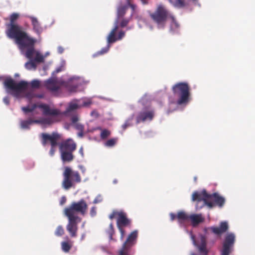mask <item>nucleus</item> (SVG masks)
Wrapping results in <instances>:
<instances>
[{
    "label": "nucleus",
    "instance_id": "nucleus-34",
    "mask_svg": "<svg viewBox=\"0 0 255 255\" xmlns=\"http://www.w3.org/2000/svg\"><path fill=\"white\" fill-rule=\"evenodd\" d=\"M111 131L107 129L102 130L100 134V137L102 139H105L111 135Z\"/></svg>",
    "mask_w": 255,
    "mask_h": 255
},
{
    "label": "nucleus",
    "instance_id": "nucleus-2",
    "mask_svg": "<svg viewBox=\"0 0 255 255\" xmlns=\"http://www.w3.org/2000/svg\"><path fill=\"white\" fill-rule=\"evenodd\" d=\"M19 17L18 13H12L9 16V23L5 24L7 36L15 40L17 44L24 45V41H27L29 43L32 42V37L23 30L22 26L16 22Z\"/></svg>",
    "mask_w": 255,
    "mask_h": 255
},
{
    "label": "nucleus",
    "instance_id": "nucleus-28",
    "mask_svg": "<svg viewBox=\"0 0 255 255\" xmlns=\"http://www.w3.org/2000/svg\"><path fill=\"white\" fill-rule=\"evenodd\" d=\"M35 120H32L31 118L28 119L27 120L21 121L20 122V127L23 129H29V126L34 123Z\"/></svg>",
    "mask_w": 255,
    "mask_h": 255
},
{
    "label": "nucleus",
    "instance_id": "nucleus-36",
    "mask_svg": "<svg viewBox=\"0 0 255 255\" xmlns=\"http://www.w3.org/2000/svg\"><path fill=\"white\" fill-rule=\"evenodd\" d=\"M117 140V138L110 139L106 142L105 145L108 147H112L116 144Z\"/></svg>",
    "mask_w": 255,
    "mask_h": 255
},
{
    "label": "nucleus",
    "instance_id": "nucleus-22",
    "mask_svg": "<svg viewBox=\"0 0 255 255\" xmlns=\"http://www.w3.org/2000/svg\"><path fill=\"white\" fill-rule=\"evenodd\" d=\"M118 20L116 22V25L114 28L111 30L107 37V42L109 44L113 43L118 41V38L116 35V32L118 29Z\"/></svg>",
    "mask_w": 255,
    "mask_h": 255
},
{
    "label": "nucleus",
    "instance_id": "nucleus-11",
    "mask_svg": "<svg viewBox=\"0 0 255 255\" xmlns=\"http://www.w3.org/2000/svg\"><path fill=\"white\" fill-rule=\"evenodd\" d=\"M138 232L137 231H132L128 237L126 241L124 243L122 248L120 251L121 255H129L130 249L133 246L136 242Z\"/></svg>",
    "mask_w": 255,
    "mask_h": 255
},
{
    "label": "nucleus",
    "instance_id": "nucleus-19",
    "mask_svg": "<svg viewBox=\"0 0 255 255\" xmlns=\"http://www.w3.org/2000/svg\"><path fill=\"white\" fill-rule=\"evenodd\" d=\"M229 229V226L227 222H222L220 224L219 227H211L210 229L212 232L216 235H221L222 234L226 232Z\"/></svg>",
    "mask_w": 255,
    "mask_h": 255
},
{
    "label": "nucleus",
    "instance_id": "nucleus-54",
    "mask_svg": "<svg viewBox=\"0 0 255 255\" xmlns=\"http://www.w3.org/2000/svg\"><path fill=\"white\" fill-rule=\"evenodd\" d=\"M58 51L59 53L61 54L64 51V49L62 47L59 46L58 47Z\"/></svg>",
    "mask_w": 255,
    "mask_h": 255
},
{
    "label": "nucleus",
    "instance_id": "nucleus-8",
    "mask_svg": "<svg viewBox=\"0 0 255 255\" xmlns=\"http://www.w3.org/2000/svg\"><path fill=\"white\" fill-rule=\"evenodd\" d=\"M171 15L165 7L159 5L154 12L150 14V16L157 24L158 28H163L167 19L170 17Z\"/></svg>",
    "mask_w": 255,
    "mask_h": 255
},
{
    "label": "nucleus",
    "instance_id": "nucleus-30",
    "mask_svg": "<svg viewBox=\"0 0 255 255\" xmlns=\"http://www.w3.org/2000/svg\"><path fill=\"white\" fill-rule=\"evenodd\" d=\"M175 7H183L185 6V0H169Z\"/></svg>",
    "mask_w": 255,
    "mask_h": 255
},
{
    "label": "nucleus",
    "instance_id": "nucleus-53",
    "mask_svg": "<svg viewBox=\"0 0 255 255\" xmlns=\"http://www.w3.org/2000/svg\"><path fill=\"white\" fill-rule=\"evenodd\" d=\"M66 201V199L65 197H63L61 199L60 204L61 205L64 204L65 203Z\"/></svg>",
    "mask_w": 255,
    "mask_h": 255
},
{
    "label": "nucleus",
    "instance_id": "nucleus-1",
    "mask_svg": "<svg viewBox=\"0 0 255 255\" xmlns=\"http://www.w3.org/2000/svg\"><path fill=\"white\" fill-rule=\"evenodd\" d=\"M88 209V205L86 201L81 199L78 202H74L64 210V215L68 219L66 230L72 238L77 237L78 229V224L81 219L78 216L79 213L84 216Z\"/></svg>",
    "mask_w": 255,
    "mask_h": 255
},
{
    "label": "nucleus",
    "instance_id": "nucleus-5",
    "mask_svg": "<svg viewBox=\"0 0 255 255\" xmlns=\"http://www.w3.org/2000/svg\"><path fill=\"white\" fill-rule=\"evenodd\" d=\"M38 107L42 111V114L44 116H49L47 118H43L40 120H35L34 123L40 124L42 125H51L60 121L59 116L61 113L58 109L51 108L50 106L46 104H41Z\"/></svg>",
    "mask_w": 255,
    "mask_h": 255
},
{
    "label": "nucleus",
    "instance_id": "nucleus-44",
    "mask_svg": "<svg viewBox=\"0 0 255 255\" xmlns=\"http://www.w3.org/2000/svg\"><path fill=\"white\" fill-rule=\"evenodd\" d=\"M91 217H94L97 214L96 207H92L90 212Z\"/></svg>",
    "mask_w": 255,
    "mask_h": 255
},
{
    "label": "nucleus",
    "instance_id": "nucleus-45",
    "mask_svg": "<svg viewBox=\"0 0 255 255\" xmlns=\"http://www.w3.org/2000/svg\"><path fill=\"white\" fill-rule=\"evenodd\" d=\"M125 35V32L124 31H120L119 32L118 35L117 36L118 40H121Z\"/></svg>",
    "mask_w": 255,
    "mask_h": 255
},
{
    "label": "nucleus",
    "instance_id": "nucleus-43",
    "mask_svg": "<svg viewBox=\"0 0 255 255\" xmlns=\"http://www.w3.org/2000/svg\"><path fill=\"white\" fill-rule=\"evenodd\" d=\"M109 46H108L106 47L103 48L100 51H98L97 52V54L99 55L104 54L107 53L109 51Z\"/></svg>",
    "mask_w": 255,
    "mask_h": 255
},
{
    "label": "nucleus",
    "instance_id": "nucleus-7",
    "mask_svg": "<svg viewBox=\"0 0 255 255\" xmlns=\"http://www.w3.org/2000/svg\"><path fill=\"white\" fill-rule=\"evenodd\" d=\"M174 95L178 97V105H181L188 102L190 97V88L188 84L180 82L175 84L172 88Z\"/></svg>",
    "mask_w": 255,
    "mask_h": 255
},
{
    "label": "nucleus",
    "instance_id": "nucleus-15",
    "mask_svg": "<svg viewBox=\"0 0 255 255\" xmlns=\"http://www.w3.org/2000/svg\"><path fill=\"white\" fill-rule=\"evenodd\" d=\"M154 116L153 111L145 110L139 112L136 117V123L139 124L140 122H144L146 121H151Z\"/></svg>",
    "mask_w": 255,
    "mask_h": 255
},
{
    "label": "nucleus",
    "instance_id": "nucleus-57",
    "mask_svg": "<svg viewBox=\"0 0 255 255\" xmlns=\"http://www.w3.org/2000/svg\"><path fill=\"white\" fill-rule=\"evenodd\" d=\"M193 3L195 4L197 3L198 2V0H192Z\"/></svg>",
    "mask_w": 255,
    "mask_h": 255
},
{
    "label": "nucleus",
    "instance_id": "nucleus-42",
    "mask_svg": "<svg viewBox=\"0 0 255 255\" xmlns=\"http://www.w3.org/2000/svg\"><path fill=\"white\" fill-rule=\"evenodd\" d=\"M129 23V20L128 19L124 18L122 19L120 23V26L121 27H125Z\"/></svg>",
    "mask_w": 255,
    "mask_h": 255
},
{
    "label": "nucleus",
    "instance_id": "nucleus-55",
    "mask_svg": "<svg viewBox=\"0 0 255 255\" xmlns=\"http://www.w3.org/2000/svg\"><path fill=\"white\" fill-rule=\"evenodd\" d=\"M79 153L81 154L82 156H84V150L82 147H81L79 149Z\"/></svg>",
    "mask_w": 255,
    "mask_h": 255
},
{
    "label": "nucleus",
    "instance_id": "nucleus-14",
    "mask_svg": "<svg viewBox=\"0 0 255 255\" xmlns=\"http://www.w3.org/2000/svg\"><path fill=\"white\" fill-rule=\"evenodd\" d=\"M192 238L193 241V244L197 248L199 255H208L209 251L207 248V242L205 237L203 235L201 236L200 243L199 244L196 243L194 236H192Z\"/></svg>",
    "mask_w": 255,
    "mask_h": 255
},
{
    "label": "nucleus",
    "instance_id": "nucleus-56",
    "mask_svg": "<svg viewBox=\"0 0 255 255\" xmlns=\"http://www.w3.org/2000/svg\"><path fill=\"white\" fill-rule=\"evenodd\" d=\"M78 135L79 137H83L84 135V131H79V133H78Z\"/></svg>",
    "mask_w": 255,
    "mask_h": 255
},
{
    "label": "nucleus",
    "instance_id": "nucleus-27",
    "mask_svg": "<svg viewBox=\"0 0 255 255\" xmlns=\"http://www.w3.org/2000/svg\"><path fill=\"white\" fill-rule=\"evenodd\" d=\"M169 18L171 19L170 30L172 32H176L179 27V24L173 15H171Z\"/></svg>",
    "mask_w": 255,
    "mask_h": 255
},
{
    "label": "nucleus",
    "instance_id": "nucleus-62",
    "mask_svg": "<svg viewBox=\"0 0 255 255\" xmlns=\"http://www.w3.org/2000/svg\"><path fill=\"white\" fill-rule=\"evenodd\" d=\"M191 255H197L194 253H191Z\"/></svg>",
    "mask_w": 255,
    "mask_h": 255
},
{
    "label": "nucleus",
    "instance_id": "nucleus-16",
    "mask_svg": "<svg viewBox=\"0 0 255 255\" xmlns=\"http://www.w3.org/2000/svg\"><path fill=\"white\" fill-rule=\"evenodd\" d=\"M76 148V143L70 138L62 141L59 144V151H74Z\"/></svg>",
    "mask_w": 255,
    "mask_h": 255
},
{
    "label": "nucleus",
    "instance_id": "nucleus-49",
    "mask_svg": "<svg viewBox=\"0 0 255 255\" xmlns=\"http://www.w3.org/2000/svg\"><path fill=\"white\" fill-rule=\"evenodd\" d=\"M34 97L33 94L31 93H27L25 95V97L28 99H31Z\"/></svg>",
    "mask_w": 255,
    "mask_h": 255
},
{
    "label": "nucleus",
    "instance_id": "nucleus-31",
    "mask_svg": "<svg viewBox=\"0 0 255 255\" xmlns=\"http://www.w3.org/2000/svg\"><path fill=\"white\" fill-rule=\"evenodd\" d=\"M127 8V6H122L118 8V16L119 18L123 17L125 15Z\"/></svg>",
    "mask_w": 255,
    "mask_h": 255
},
{
    "label": "nucleus",
    "instance_id": "nucleus-23",
    "mask_svg": "<svg viewBox=\"0 0 255 255\" xmlns=\"http://www.w3.org/2000/svg\"><path fill=\"white\" fill-rule=\"evenodd\" d=\"M29 17L31 19L33 30L38 35L40 34L42 31V28L40 26L37 18L33 16H29Z\"/></svg>",
    "mask_w": 255,
    "mask_h": 255
},
{
    "label": "nucleus",
    "instance_id": "nucleus-26",
    "mask_svg": "<svg viewBox=\"0 0 255 255\" xmlns=\"http://www.w3.org/2000/svg\"><path fill=\"white\" fill-rule=\"evenodd\" d=\"M80 106L76 103H70L63 114L66 116L70 115V113L78 109Z\"/></svg>",
    "mask_w": 255,
    "mask_h": 255
},
{
    "label": "nucleus",
    "instance_id": "nucleus-20",
    "mask_svg": "<svg viewBox=\"0 0 255 255\" xmlns=\"http://www.w3.org/2000/svg\"><path fill=\"white\" fill-rule=\"evenodd\" d=\"M189 220H190L192 226L195 227L199 224L203 223L205 220V218L201 214H193L189 215Z\"/></svg>",
    "mask_w": 255,
    "mask_h": 255
},
{
    "label": "nucleus",
    "instance_id": "nucleus-24",
    "mask_svg": "<svg viewBox=\"0 0 255 255\" xmlns=\"http://www.w3.org/2000/svg\"><path fill=\"white\" fill-rule=\"evenodd\" d=\"M204 192H206L205 190H203L200 193L198 192H194L192 194V199L193 201H197L200 202L203 201L205 203V199H206Z\"/></svg>",
    "mask_w": 255,
    "mask_h": 255
},
{
    "label": "nucleus",
    "instance_id": "nucleus-48",
    "mask_svg": "<svg viewBox=\"0 0 255 255\" xmlns=\"http://www.w3.org/2000/svg\"><path fill=\"white\" fill-rule=\"evenodd\" d=\"M169 216L171 221H174L176 218H177V215L173 213H170Z\"/></svg>",
    "mask_w": 255,
    "mask_h": 255
},
{
    "label": "nucleus",
    "instance_id": "nucleus-29",
    "mask_svg": "<svg viewBox=\"0 0 255 255\" xmlns=\"http://www.w3.org/2000/svg\"><path fill=\"white\" fill-rule=\"evenodd\" d=\"M72 247V243L69 242H62L61 243V248L63 252L68 253L69 252Z\"/></svg>",
    "mask_w": 255,
    "mask_h": 255
},
{
    "label": "nucleus",
    "instance_id": "nucleus-10",
    "mask_svg": "<svg viewBox=\"0 0 255 255\" xmlns=\"http://www.w3.org/2000/svg\"><path fill=\"white\" fill-rule=\"evenodd\" d=\"M131 220L128 218L127 214L124 211H121L119 216L117 218V226L120 233V239L123 240L126 235L125 227H130Z\"/></svg>",
    "mask_w": 255,
    "mask_h": 255
},
{
    "label": "nucleus",
    "instance_id": "nucleus-32",
    "mask_svg": "<svg viewBox=\"0 0 255 255\" xmlns=\"http://www.w3.org/2000/svg\"><path fill=\"white\" fill-rule=\"evenodd\" d=\"M36 105L35 104H34L31 107H30L29 106L23 107L21 108V110L25 114H26L28 113L32 112L36 108Z\"/></svg>",
    "mask_w": 255,
    "mask_h": 255
},
{
    "label": "nucleus",
    "instance_id": "nucleus-60",
    "mask_svg": "<svg viewBox=\"0 0 255 255\" xmlns=\"http://www.w3.org/2000/svg\"><path fill=\"white\" fill-rule=\"evenodd\" d=\"M97 129H99L102 131V130H103L101 127H98L97 128Z\"/></svg>",
    "mask_w": 255,
    "mask_h": 255
},
{
    "label": "nucleus",
    "instance_id": "nucleus-52",
    "mask_svg": "<svg viewBox=\"0 0 255 255\" xmlns=\"http://www.w3.org/2000/svg\"><path fill=\"white\" fill-rule=\"evenodd\" d=\"M55 147L51 146V149L50 150V154L51 156L53 155L55 152Z\"/></svg>",
    "mask_w": 255,
    "mask_h": 255
},
{
    "label": "nucleus",
    "instance_id": "nucleus-33",
    "mask_svg": "<svg viewBox=\"0 0 255 255\" xmlns=\"http://www.w3.org/2000/svg\"><path fill=\"white\" fill-rule=\"evenodd\" d=\"M107 233L109 236L110 239L112 240L113 236L115 234V230L113 223H111L110 224L109 229L107 231Z\"/></svg>",
    "mask_w": 255,
    "mask_h": 255
},
{
    "label": "nucleus",
    "instance_id": "nucleus-18",
    "mask_svg": "<svg viewBox=\"0 0 255 255\" xmlns=\"http://www.w3.org/2000/svg\"><path fill=\"white\" fill-rule=\"evenodd\" d=\"M61 85L65 87L70 93H74L77 91L79 84L75 78H71L68 81H61Z\"/></svg>",
    "mask_w": 255,
    "mask_h": 255
},
{
    "label": "nucleus",
    "instance_id": "nucleus-17",
    "mask_svg": "<svg viewBox=\"0 0 255 255\" xmlns=\"http://www.w3.org/2000/svg\"><path fill=\"white\" fill-rule=\"evenodd\" d=\"M61 82H59L55 78H50L45 82V86L52 93L57 92L59 89Z\"/></svg>",
    "mask_w": 255,
    "mask_h": 255
},
{
    "label": "nucleus",
    "instance_id": "nucleus-25",
    "mask_svg": "<svg viewBox=\"0 0 255 255\" xmlns=\"http://www.w3.org/2000/svg\"><path fill=\"white\" fill-rule=\"evenodd\" d=\"M189 215L184 211H179L177 214V219L179 223L189 220Z\"/></svg>",
    "mask_w": 255,
    "mask_h": 255
},
{
    "label": "nucleus",
    "instance_id": "nucleus-9",
    "mask_svg": "<svg viewBox=\"0 0 255 255\" xmlns=\"http://www.w3.org/2000/svg\"><path fill=\"white\" fill-rule=\"evenodd\" d=\"M204 194L206 197V199H205V205L209 208H212L215 206L221 208L224 206L225 199L218 193L208 194L207 192H204Z\"/></svg>",
    "mask_w": 255,
    "mask_h": 255
},
{
    "label": "nucleus",
    "instance_id": "nucleus-41",
    "mask_svg": "<svg viewBox=\"0 0 255 255\" xmlns=\"http://www.w3.org/2000/svg\"><path fill=\"white\" fill-rule=\"evenodd\" d=\"M75 128L79 131H84V126L80 123H77L74 125Z\"/></svg>",
    "mask_w": 255,
    "mask_h": 255
},
{
    "label": "nucleus",
    "instance_id": "nucleus-64",
    "mask_svg": "<svg viewBox=\"0 0 255 255\" xmlns=\"http://www.w3.org/2000/svg\"><path fill=\"white\" fill-rule=\"evenodd\" d=\"M119 255H121V252H119Z\"/></svg>",
    "mask_w": 255,
    "mask_h": 255
},
{
    "label": "nucleus",
    "instance_id": "nucleus-13",
    "mask_svg": "<svg viewBox=\"0 0 255 255\" xmlns=\"http://www.w3.org/2000/svg\"><path fill=\"white\" fill-rule=\"evenodd\" d=\"M41 143L43 145H45L50 142L51 146L55 147L58 145V141L61 138V135L57 132H53L49 134L46 133L41 134Z\"/></svg>",
    "mask_w": 255,
    "mask_h": 255
},
{
    "label": "nucleus",
    "instance_id": "nucleus-63",
    "mask_svg": "<svg viewBox=\"0 0 255 255\" xmlns=\"http://www.w3.org/2000/svg\"><path fill=\"white\" fill-rule=\"evenodd\" d=\"M114 182L115 183H116L117 182V181L116 180H114Z\"/></svg>",
    "mask_w": 255,
    "mask_h": 255
},
{
    "label": "nucleus",
    "instance_id": "nucleus-37",
    "mask_svg": "<svg viewBox=\"0 0 255 255\" xmlns=\"http://www.w3.org/2000/svg\"><path fill=\"white\" fill-rule=\"evenodd\" d=\"M31 86L32 88H38L40 87V82L37 80H33L31 82Z\"/></svg>",
    "mask_w": 255,
    "mask_h": 255
},
{
    "label": "nucleus",
    "instance_id": "nucleus-46",
    "mask_svg": "<svg viewBox=\"0 0 255 255\" xmlns=\"http://www.w3.org/2000/svg\"><path fill=\"white\" fill-rule=\"evenodd\" d=\"M3 102L6 105H9L10 99L8 96H6L3 98Z\"/></svg>",
    "mask_w": 255,
    "mask_h": 255
},
{
    "label": "nucleus",
    "instance_id": "nucleus-39",
    "mask_svg": "<svg viewBox=\"0 0 255 255\" xmlns=\"http://www.w3.org/2000/svg\"><path fill=\"white\" fill-rule=\"evenodd\" d=\"M119 214H120V211H113L109 215V218L111 220H113L115 217L117 218L119 216Z\"/></svg>",
    "mask_w": 255,
    "mask_h": 255
},
{
    "label": "nucleus",
    "instance_id": "nucleus-3",
    "mask_svg": "<svg viewBox=\"0 0 255 255\" xmlns=\"http://www.w3.org/2000/svg\"><path fill=\"white\" fill-rule=\"evenodd\" d=\"M32 41L33 42L29 43L27 41H25L23 42L24 45L17 44L20 49H26L25 55L30 61L25 64V67L28 70L32 69L35 70L37 67L36 63H40L44 62L45 57L34 48L36 40L32 38Z\"/></svg>",
    "mask_w": 255,
    "mask_h": 255
},
{
    "label": "nucleus",
    "instance_id": "nucleus-40",
    "mask_svg": "<svg viewBox=\"0 0 255 255\" xmlns=\"http://www.w3.org/2000/svg\"><path fill=\"white\" fill-rule=\"evenodd\" d=\"M79 121V117L77 114H75L73 115L71 118V121L73 125H75L78 123V121Z\"/></svg>",
    "mask_w": 255,
    "mask_h": 255
},
{
    "label": "nucleus",
    "instance_id": "nucleus-6",
    "mask_svg": "<svg viewBox=\"0 0 255 255\" xmlns=\"http://www.w3.org/2000/svg\"><path fill=\"white\" fill-rule=\"evenodd\" d=\"M63 176V180L62 186L65 190L74 187L76 183H79L81 181V177L79 172L77 171L73 170L68 166L64 167Z\"/></svg>",
    "mask_w": 255,
    "mask_h": 255
},
{
    "label": "nucleus",
    "instance_id": "nucleus-12",
    "mask_svg": "<svg viewBox=\"0 0 255 255\" xmlns=\"http://www.w3.org/2000/svg\"><path fill=\"white\" fill-rule=\"evenodd\" d=\"M236 241L235 235L230 233L226 235L223 244L221 255H229L233 250V247Z\"/></svg>",
    "mask_w": 255,
    "mask_h": 255
},
{
    "label": "nucleus",
    "instance_id": "nucleus-38",
    "mask_svg": "<svg viewBox=\"0 0 255 255\" xmlns=\"http://www.w3.org/2000/svg\"><path fill=\"white\" fill-rule=\"evenodd\" d=\"M132 119H129L126 121L125 123L122 126L123 129L125 130L128 127L132 125L131 124Z\"/></svg>",
    "mask_w": 255,
    "mask_h": 255
},
{
    "label": "nucleus",
    "instance_id": "nucleus-4",
    "mask_svg": "<svg viewBox=\"0 0 255 255\" xmlns=\"http://www.w3.org/2000/svg\"><path fill=\"white\" fill-rule=\"evenodd\" d=\"M28 83L25 81H20L16 83L12 78H8L4 80L3 85L6 92L15 98H19L21 94L28 87Z\"/></svg>",
    "mask_w": 255,
    "mask_h": 255
},
{
    "label": "nucleus",
    "instance_id": "nucleus-50",
    "mask_svg": "<svg viewBox=\"0 0 255 255\" xmlns=\"http://www.w3.org/2000/svg\"><path fill=\"white\" fill-rule=\"evenodd\" d=\"M91 115L92 116H95L96 117H98L99 116V114L96 111L94 110V111H93L91 113Z\"/></svg>",
    "mask_w": 255,
    "mask_h": 255
},
{
    "label": "nucleus",
    "instance_id": "nucleus-51",
    "mask_svg": "<svg viewBox=\"0 0 255 255\" xmlns=\"http://www.w3.org/2000/svg\"><path fill=\"white\" fill-rule=\"evenodd\" d=\"M128 4L133 9H134L135 5L130 3V0H127Z\"/></svg>",
    "mask_w": 255,
    "mask_h": 255
},
{
    "label": "nucleus",
    "instance_id": "nucleus-21",
    "mask_svg": "<svg viewBox=\"0 0 255 255\" xmlns=\"http://www.w3.org/2000/svg\"><path fill=\"white\" fill-rule=\"evenodd\" d=\"M74 151H60L61 159L63 162H70L74 159Z\"/></svg>",
    "mask_w": 255,
    "mask_h": 255
},
{
    "label": "nucleus",
    "instance_id": "nucleus-59",
    "mask_svg": "<svg viewBox=\"0 0 255 255\" xmlns=\"http://www.w3.org/2000/svg\"><path fill=\"white\" fill-rule=\"evenodd\" d=\"M90 104H91V103H90V102H89V103H84V106H87L88 105Z\"/></svg>",
    "mask_w": 255,
    "mask_h": 255
},
{
    "label": "nucleus",
    "instance_id": "nucleus-61",
    "mask_svg": "<svg viewBox=\"0 0 255 255\" xmlns=\"http://www.w3.org/2000/svg\"><path fill=\"white\" fill-rule=\"evenodd\" d=\"M194 181H195V182H196L197 179V177H194Z\"/></svg>",
    "mask_w": 255,
    "mask_h": 255
},
{
    "label": "nucleus",
    "instance_id": "nucleus-47",
    "mask_svg": "<svg viewBox=\"0 0 255 255\" xmlns=\"http://www.w3.org/2000/svg\"><path fill=\"white\" fill-rule=\"evenodd\" d=\"M102 199L101 198V196H98L93 201V203L97 204L100 202H101Z\"/></svg>",
    "mask_w": 255,
    "mask_h": 255
},
{
    "label": "nucleus",
    "instance_id": "nucleus-58",
    "mask_svg": "<svg viewBox=\"0 0 255 255\" xmlns=\"http://www.w3.org/2000/svg\"><path fill=\"white\" fill-rule=\"evenodd\" d=\"M60 71H61V70L60 69H57L56 70L55 72L57 73L59 72Z\"/></svg>",
    "mask_w": 255,
    "mask_h": 255
},
{
    "label": "nucleus",
    "instance_id": "nucleus-35",
    "mask_svg": "<svg viewBox=\"0 0 255 255\" xmlns=\"http://www.w3.org/2000/svg\"><path fill=\"white\" fill-rule=\"evenodd\" d=\"M64 234V230L62 226H59L55 231V235L58 237H61Z\"/></svg>",
    "mask_w": 255,
    "mask_h": 255
}]
</instances>
